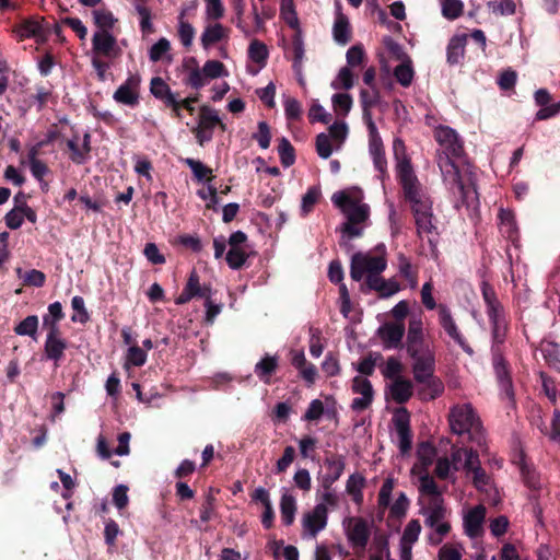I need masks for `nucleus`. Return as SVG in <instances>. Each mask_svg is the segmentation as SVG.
I'll return each mask as SVG.
<instances>
[{
    "instance_id": "nucleus-1",
    "label": "nucleus",
    "mask_w": 560,
    "mask_h": 560,
    "mask_svg": "<svg viewBox=\"0 0 560 560\" xmlns=\"http://www.w3.org/2000/svg\"><path fill=\"white\" fill-rule=\"evenodd\" d=\"M434 139L441 147L436 152V163L442 173L443 180L448 189L459 197L460 206L470 208L478 200L477 189L474 184L465 183L460 176L459 168L454 159H460L464 153V142L453 128L448 126H439L434 129Z\"/></svg>"
},
{
    "instance_id": "nucleus-2",
    "label": "nucleus",
    "mask_w": 560,
    "mask_h": 560,
    "mask_svg": "<svg viewBox=\"0 0 560 560\" xmlns=\"http://www.w3.org/2000/svg\"><path fill=\"white\" fill-rule=\"evenodd\" d=\"M393 151L396 160L397 179L402 188L405 199L411 203L413 217L432 214V202L422 194L411 159L407 154V148L400 138L394 140Z\"/></svg>"
},
{
    "instance_id": "nucleus-3",
    "label": "nucleus",
    "mask_w": 560,
    "mask_h": 560,
    "mask_svg": "<svg viewBox=\"0 0 560 560\" xmlns=\"http://www.w3.org/2000/svg\"><path fill=\"white\" fill-rule=\"evenodd\" d=\"M450 427L453 433L468 434L469 439L477 445L485 443V435L480 419L470 405L455 406L448 416Z\"/></svg>"
},
{
    "instance_id": "nucleus-4",
    "label": "nucleus",
    "mask_w": 560,
    "mask_h": 560,
    "mask_svg": "<svg viewBox=\"0 0 560 560\" xmlns=\"http://www.w3.org/2000/svg\"><path fill=\"white\" fill-rule=\"evenodd\" d=\"M376 255L371 253H354L350 262V277L353 281H361L364 275H381L387 267L384 244H378Z\"/></svg>"
},
{
    "instance_id": "nucleus-5",
    "label": "nucleus",
    "mask_w": 560,
    "mask_h": 560,
    "mask_svg": "<svg viewBox=\"0 0 560 560\" xmlns=\"http://www.w3.org/2000/svg\"><path fill=\"white\" fill-rule=\"evenodd\" d=\"M215 127H220L222 131H225L226 125L221 120L215 109L202 105L199 108L198 124L191 129L200 147L212 140Z\"/></svg>"
},
{
    "instance_id": "nucleus-6",
    "label": "nucleus",
    "mask_w": 560,
    "mask_h": 560,
    "mask_svg": "<svg viewBox=\"0 0 560 560\" xmlns=\"http://www.w3.org/2000/svg\"><path fill=\"white\" fill-rule=\"evenodd\" d=\"M491 363L500 389L508 399L514 400L515 393L512 381V369L504 355L503 349L498 347L491 348Z\"/></svg>"
},
{
    "instance_id": "nucleus-7",
    "label": "nucleus",
    "mask_w": 560,
    "mask_h": 560,
    "mask_svg": "<svg viewBox=\"0 0 560 560\" xmlns=\"http://www.w3.org/2000/svg\"><path fill=\"white\" fill-rule=\"evenodd\" d=\"M44 22L45 18L31 16L24 19L13 27V33L19 42L26 38H35L37 43L44 44L50 33V30L44 26Z\"/></svg>"
},
{
    "instance_id": "nucleus-8",
    "label": "nucleus",
    "mask_w": 560,
    "mask_h": 560,
    "mask_svg": "<svg viewBox=\"0 0 560 560\" xmlns=\"http://www.w3.org/2000/svg\"><path fill=\"white\" fill-rule=\"evenodd\" d=\"M92 50L95 57L109 59H116L121 55L116 37L108 31H98L93 34Z\"/></svg>"
},
{
    "instance_id": "nucleus-9",
    "label": "nucleus",
    "mask_w": 560,
    "mask_h": 560,
    "mask_svg": "<svg viewBox=\"0 0 560 560\" xmlns=\"http://www.w3.org/2000/svg\"><path fill=\"white\" fill-rule=\"evenodd\" d=\"M393 423L395 425L398 439L399 450L401 454L408 453L412 447V432L410 428V413L405 407L396 409L393 416Z\"/></svg>"
},
{
    "instance_id": "nucleus-10",
    "label": "nucleus",
    "mask_w": 560,
    "mask_h": 560,
    "mask_svg": "<svg viewBox=\"0 0 560 560\" xmlns=\"http://www.w3.org/2000/svg\"><path fill=\"white\" fill-rule=\"evenodd\" d=\"M406 334L405 323L386 322L378 327L376 335L381 339L383 348L386 350L401 349L404 347V336Z\"/></svg>"
},
{
    "instance_id": "nucleus-11",
    "label": "nucleus",
    "mask_w": 560,
    "mask_h": 560,
    "mask_svg": "<svg viewBox=\"0 0 560 560\" xmlns=\"http://www.w3.org/2000/svg\"><path fill=\"white\" fill-rule=\"evenodd\" d=\"M439 323L445 332L468 354H472V348L467 343L463 334L459 331L451 310L445 304L438 306Z\"/></svg>"
},
{
    "instance_id": "nucleus-12",
    "label": "nucleus",
    "mask_w": 560,
    "mask_h": 560,
    "mask_svg": "<svg viewBox=\"0 0 560 560\" xmlns=\"http://www.w3.org/2000/svg\"><path fill=\"white\" fill-rule=\"evenodd\" d=\"M352 392L360 394L362 397H357L351 402L353 411H363L368 409L374 399V389L372 383L363 376H354L352 378Z\"/></svg>"
},
{
    "instance_id": "nucleus-13",
    "label": "nucleus",
    "mask_w": 560,
    "mask_h": 560,
    "mask_svg": "<svg viewBox=\"0 0 560 560\" xmlns=\"http://www.w3.org/2000/svg\"><path fill=\"white\" fill-rule=\"evenodd\" d=\"M141 78L139 74H130L126 81L115 91L113 98L124 105L135 107L139 104V89Z\"/></svg>"
},
{
    "instance_id": "nucleus-14",
    "label": "nucleus",
    "mask_w": 560,
    "mask_h": 560,
    "mask_svg": "<svg viewBox=\"0 0 560 560\" xmlns=\"http://www.w3.org/2000/svg\"><path fill=\"white\" fill-rule=\"evenodd\" d=\"M328 278L330 282L339 284L340 312L343 316H348L351 312L350 293L343 281V268L340 260L330 261L328 267Z\"/></svg>"
},
{
    "instance_id": "nucleus-15",
    "label": "nucleus",
    "mask_w": 560,
    "mask_h": 560,
    "mask_svg": "<svg viewBox=\"0 0 560 560\" xmlns=\"http://www.w3.org/2000/svg\"><path fill=\"white\" fill-rule=\"evenodd\" d=\"M324 465L327 472L320 478V487L324 490H331L332 485L339 480L346 468V456L341 454L327 455Z\"/></svg>"
},
{
    "instance_id": "nucleus-16",
    "label": "nucleus",
    "mask_w": 560,
    "mask_h": 560,
    "mask_svg": "<svg viewBox=\"0 0 560 560\" xmlns=\"http://www.w3.org/2000/svg\"><path fill=\"white\" fill-rule=\"evenodd\" d=\"M400 290V285L394 279L386 280L381 275H368L364 283L361 284V291H376L380 298H389Z\"/></svg>"
},
{
    "instance_id": "nucleus-17",
    "label": "nucleus",
    "mask_w": 560,
    "mask_h": 560,
    "mask_svg": "<svg viewBox=\"0 0 560 560\" xmlns=\"http://www.w3.org/2000/svg\"><path fill=\"white\" fill-rule=\"evenodd\" d=\"M328 510L325 503L315 505L312 512L306 513L303 518V527L315 537L327 525Z\"/></svg>"
},
{
    "instance_id": "nucleus-18",
    "label": "nucleus",
    "mask_w": 560,
    "mask_h": 560,
    "mask_svg": "<svg viewBox=\"0 0 560 560\" xmlns=\"http://www.w3.org/2000/svg\"><path fill=\"white\" fill-rule=\"evenodd\" d=\"M486 517V508L483 505H477L468 511L464 516L465 533L470 538H477L482 535V524Z\"/></svg>"
},
{
    "instance_id": "nucleus-19",
    "label": "nucleus",
    "mask_w": 560,
    "mask_h": 560,
    "mask_svg": "<svg viewBox=\"0 0 560 560\" xmlns=\"http://www.w3.org/2000/svg\"><path fill=\"white\" fill-rule=\"evenodd\" d=\"M332 36L335 42L340 45H347L351 40V26L349 19L342 13L340 1H336V19L332 26Z\"/></svg>"
},
{
    "instance_id": "nucleus-20",
    "label": "nucleus",
    "mask_w": 560,
    "mask_h": 560,
    "mask_svg": "<svg viewBox=\"0 0 560 560\" xmlns=\"http://www.w3.org/2000/svg\"><path fill=\"white\" fill-rule=\"evenodd\" d=\"M351 522L353 525L348 527L347 537L353 547L364 549L371 535L369 524L362 517L351 520Z\"/></svg>"
},
{
    "instance_id": "nucleus-21",
    "label": "nucleus",
    "mask_w": 560,
    "mask_h": 560,
    "mask_svg": "<svg viewBox=\"0 0 560 560\" xmlns=\"http://www.w3.org/2000/svg\"><path fill=\"white\" fill-rule=\"evenodd\" d=\"M68 348L67 340L61 336L46 337L44 343V355L46 360L52 361L55 366L60 365Z\"/></svg>"
},
{
    "instance_id": "nucleus-22",
    "label": "nucleus",
    "mask_w": 560,
    "mask_h": 560,
    "mask_svg": "<svg viewBox=\"0 0 560 560\" xmlns=\"http://www.w3.org/2000/svg\"><path fill=\"white\" fill-rule=\"evenodd\" d=\"M412 373L415 381L424 382L428 377L433 376L435 372L434 352H427L418 359H412Z\"/></svg>"
},
{
    "instance_id": "nucleus-23",
    "label": "nucleus",
    "mask_w": 560,
    "mask_h": 560,
    "mask_svg": "<svg viewBox=\"0 0 560 560\" xmlns=\"http://www.w3.org/2000/svg\"><path fill=\"white\" fill-rule=\"evenodd\" d=\"M467 38V34H456L448 40L446 47V61L450 66L458 65L464 58Z\"/></svg>"
},
{
    "instance_id": "nucleus-24",
    "label": "nucleus",
    "mask_w": 560,
    "mask_h": 560,
    "mask_svg": "<svg viewBox=\"0 0 560 560\" xmlns=\"http://www.w3.org/2000/svg\"><path fill=\"white\" fill-rule=\"evenodd\" d=\"M369 151L373 159V165L375 170L380 173L378 177L382 182H384L386 178L389 177V175L387 171V160L385 156L383 141L374 139L372 143H369Z\"/></svg>"
},
{
    "instance_id": "nucleus-25",
    "label": "nucleus",
    "mask_w": 560,
    "mask_h": 560,
    "mask_svg": "<svg viewBox=\"0 0 560 560\" xmlns=\"http://www.w3.org/2000/svg\"><path fill=\"white\" fill-rule=\"evenodd\" d=\"M421 387L418 389V396L423 401L434 400L444 392V384L440 377L433 375L424 382H418Z\"/></svg>"
},
{
    "instance_id": "nucleus-26",
    "label": "nucleus",
    "mask_w": 560,
    "mask_h": 560,
    "mask_svg": "<svg viewBox=\"0 0 560 560\" xmlns=\"http://www.w3.org/2000/svg\"><path fill=\"white\" fill-rule=\"evenodd\" d=\"M229 31L221 23L209 24L205 27L200 42L203 49H209L214 44L226 39Z\"/></svg>"
},
{
    "instance_id": "nucleus-27",
    "label": "nucleus",
    "mask_w": 560,
    "mask_h": 560,
    "mask_svg": "<svg viewBox=\"0 0 560 560\" xmlns=\"http://www.w3.org/2000/svg\"><path fill=\"white\" fill-rule=\"evenodd\" d=\"M392 398L399 405L406 404L413 394V386L410 380L397 377L389 386Z\"/></svg>"
},
{
    "instance_id": "nucleus-28",
    "label": "nucleus",
    "mask_w": 560,
    "mask_h": 560,
    "mask_svg": "<svg viewBox=\"0 0 560 560\" xmlns=\"http://www.w3.org/2000/svg\"><path fill=\"white\" fill-rule=\"evenodd\" d=\"M423 514L427 516L424 524L428 527H434L436 523L443 521L446 515L443 498L431 499Z\"/></svg>"
},
{
    "instance_id": "nucleus-29",
    "label": "nucleus",
    "mask_w": 560,
    "mask_h": 560,
    "mask_svg": "<svg viewBox=\"0 0 560 560\" xmlns=\"http://www.w3.org/2000/svg\"><path fill=\"white\" fill-rule=\"evenodd\" d=\"M278 366V358L266 354L259 362L256 363L254 371L260 381H262L265 384H269L270 378L276 373Z\"/></svg>"
},
{
    "instance_id": "nucleus-30",
    "label": "nucleus",
    "mask_w": 560,
    "mask_h": 560,
    "mask_svg": "<svg viewBox=\"0 0 560 560\" xmlns=\"http://www.w3.org/2000/svg\"><path fill=\"white\" fill-rule=\"evenodd\" d=\"M491 325L492 345L491 348L503 349L508 332H509V320L508 317L495 318L489 320Z\"/></svg>"
},
{
    "instance_id": "nucleus-31",
    "label": "nucleus",
    "mask_w": 560,
    "mask_h": 560,
    "mask_svg": "<svg viewBox=\"0 0 560 560\" xmlns=\"http://www.w3.org/2000/svg\"><path fill=\"white\" fill-rule=\"evenodd\" d=\"M296 500L292 494L283 493L280 499V514L284 526L293 524L296 513Z\"/></svg>"
},
{
    "instance_id": "nucleus-32",
    "label": "nucleus",
    "mask_w": 560,
    "mask_h": 560,
    "mask_svg": "<svg viewBox=\"0 0 560 560\" xmlns=\"http://www.w3.org/2000/svg\"><path fill=\"white\" fill-rule=\"evenodd\" d=\"M186 11L182 10L178 15V30L177 35L179 42L185 48H190L196 34L195 27L185 20Z\"/></svg>"
},
{
    "instance_id": "nucleus-33",
    "label": "nucleus",
    "mask_w": 560,
    "mask_h": 560,
    "mask_svg": "<svg viewBox=\"0 0 560 560\" xmlns=\"http://www.w3.org/2000/svg\"><path fill=\"white\" fill-rule=\"evenodd\" d=\"M291 50L293 54L292 68L299 74V73H301V70H302V65H303L304 54H305L301 30L295 31L294 35L292 36Z\"/></svg>"
},
{
    "instance_id": "nucleus-34",
    "label": "nucleus",
    "mask_w": 560,
    "mask_h": 560,
    "mask_svg": "<svg viewBox=\"0 0 560 560\" xmlns=\"http://www.w3.org/2000/svg\"><path fill=\"white\" fill-rule=\"evenodd\" d=\"M280 18L287 23L289 27L294 31L300 28V21L295 11L294 0H281L280 2Z\"/></svg>"
},
{
    "instance_id": "nucleus-35",
    "label": "nucleus",
    "mask_w": 560,
    "mask_h": 560,
    "mask_svg": "<svg viewBox=\"0 0 560 560\" xmlns=\"http://www.w3.org/2000/svg\"><path fill=\"white\" fill-rule=\"evenodd\" d=\"M183 162L185 165H187L191 170L196 180L211 182L214 178V176L212 174V170L210 167H208L207 165H205L199 160L187 158V159H184Z\"/></svg>"
},
{
    "instance_id": "nucleus-36",
    "label": "nucleus",
    "mask_w": 560,
    "mask_h": 560,
    "mask_svg": "<svg viewBox=\"0 0 560 560\" xmlns=\"http://www.w3.org/2000/svg\"><path fill=\"white\" fill-rule=\"evenodd\" d=\"M192 298H202L206 299L211 294L210 287L201 285L199 281V276L197 271L194 269L187 280V283L184 288Z\"/></svg>"
},
{
    "instance_id": "nucleus-37",
    "label": "nucleus",
    "mask_w": 560,
    "mask_h": 560,
    "mask_svg": "<svg viewBox=\"0 0 560 560\" xmlns=\"http://www.w3.org/2000/svg\"><path fill=\"white\" fill-rule=\"evenodd\" d=\"M13 330L19 336H28L36 340L38 331V317L36 315L26 316L13 328Z\"/></svg>"
},
{
    "instance_id": "nucleus-38",
    "label": "nucleus",
    "mask_w": 560,
    "mask_h": 560,
    "mask_svg": "<svg viewBox=\"0 0 560 560\" xmlns=\"http://www.w3.org/2000/svg\"><path fill=\"white\" fill-rule=\"evenodd\" d=\"M381 98L380 90L377 88L360 91V103L362 106L363 116H370L371 109L375 107Z\"/></svg>"
},
{
    "instance_id": "nucleus-39",
    "label": "nucleus",
    "mask_w": 560,
    "mask_h": 560,
    "mask_svg": "<svg viewBox=\"0 0 560 560\" xmlns=\"http://www.w3.org/2000/svg\"><path fill=\"white\" fill-rule=\"evenodd\" d=\"M322 197V191L318 186H311L307 188L306 192L302 197L301 203V213L303 217H306L311 213L315 207V205L319 201Z\"/></svg>"
},
{
    "instance_id": "nucleus-40",
    "label": "nucleus",
    "mask_w": 560,
    "mask_h": 560,
    "mask_svg": "<svg viewBox=\"0 0 560 560\" xmlns=\"http://www.w3.org/2000/svg\"><path fill=\"white\" fill-rule=\"evenodd\" d=\"M278 153L282 166L290 167L295 163V149L285 137L279 139Z\"/></svg>"
},
{
    "instance_id": "nucleus-41",
    "label": "nucleus",
    "mask_w": 560,
    "mask_h": 560,
    "mask_svg": "<svg viewBox=\"0 0 560 560\" xmlns=\"http://www.w3.org/2000/svg\"><path fill=\"white\" fill-rule=\"evenodd\" d=\"M248 256L244 247H230L225 260L231 269L238 270L245 265Z\"/></svg>"
},
{
    "instance_id": "nucleus-42",
    "label": "nucleus",
    "mask_w": 560,
    "mask_h": 560,
    "mask_svg": "<svg viewBox=\"0 0 560 560\" xmlns=\"http://www.w3.org/2000/svg\"><path fill=\"white\" fill-rule=\"evenodd\" d=\"M370 208L368 205L362 203L359 205L355 202L352 207H350L347 211V222L361 224L364 223L369 219Z\"/></svg>"
},
{
    "instance_id": "nucleus-43",
    "label": "nucleus",
    "mask_w": 560,
    "mask_h": 560,
    "mask_svg": "<svg viewBox=\"0 0 560 560\" xmlns=\"http://www.w3.org/2000/svg\"><path fill=\"white\" fill-rule=\"evenodd\" d=\"M413 74L415 72L410 60L401 62L394 69V77L404 88H408L411 84Z\"/></svg>"
},
{
    "instance_id": "nucleus-44",
    "label": "nucleus",
    "mask_w": 560,
    "mask_h": 560,
    "mask_svg": "<svg viewBox=\"0 0 560 560\" xmlns=\"http://www.w3.org/2000/svg\"><path fill=\"white\" fill-rule=\"evenodd\" d=\"M147 358L145 350L140 348L137 343H133L127 350L125 366H142L145 364Z\"/></svg>"
},
{
    "instance_id": "nucleus-45",
    "label": "nucleus",
    "mask_w": 560,
    "mask_h": 560,
    "mask_svg": "<svg viewBox=\"0 0 560 560\" xmlns=\"http://www.w3.org/2000/svg\"><path fill=\"white\" fill-rule=\"evenodd\" d=\"M268 55L269 54H268L267 46L262 42H260L258 39L252 40V43L249 44V47H248V57L250 58V60H253L256 63L265 65L267 61Z\"/></svg>"
},
{
    "instance_id": "nucleus-46",
    "label": "nucleus",
    "mask_w": 560,
    "mask_h": 560,
    "mask_svg": "<svg viewBox=\"0 0 560 560\" xmlns=\"http://www.w3.org/2000/svg\"><path fill=\"white\" fill-rule=\"evenodd\" d=\"M71 306L77 314L71 316L73 323L86 324L90 320L89 312L85 307L84 299L80 295H75L71 300Z\"/></svg>"
},
{
    "instance_id": "nucleus-47",
    "label": "nucleus",
    "mask_w": 560,
    "mask_h": 560,
    "mask_svg": "<svg viewBox=\"0 0 560 560\" xmlns=\"http://www.w3.org/2000/svg\"><path fill=\"white\" fill-rule=\"evenodd\" d=\"M354 85L353 73L349 67H342L335 81H332L331 86L335 90H350Z\"/></svg>"
},
{
    "instance_id": "nucleus-48",
    "label": "nucleus",
    "mask_w": 560,
    "mask_h": 560,
    "mask_svg": "<svg viewBox=\"0 0 560 560\" xmlns=\"http://www.w3.org/2000/svg\"><path fill=\"white\" fill-rule=\"evenodd\" d=\"M406 350L411 359H418L427 352H433L424 339L406 340Z\"/></svg>"
},
{
    "instance_id": "nucleus-49",
    "label": "nucleus",
    "mask_w": 560,
    "mask_h": 560,
    "mask_svg": "<svg viewBox=\"0 0 560 560\" xmlns=\"http://www.w3.org/2000/svg\"><path fill=\"white\" fill-rule=\"evenodd\" d=\"M334 109L343 116L348 115L351 110L353 101L350 94L348 93H337L332 95L331 98Z\"/></svg>"
},
{
    "instance_id": "nucleus-50",
    "label": "nucleus",
    "mask_w": 560,
    "mask_h": 560,
    "mask_svg": "<svg viewBox=\"0 0 560 560\" xmlns=\"http://www.w3.org/2000/svg\"><path fill=\"white\" fill-rule=\"evenodd\" d=\"M252 138L258 142V145L261 149H268L271 141V131L268 122L259 121L257 125V131L252 135Z\"/></svg>"
},
{
    "instance_id": "nucleus-51",
    "label": "nucleus",
    "mask_w": 560,
    "mask_h": 560,
    "mask_svg": "<svg viewBox=\"0 0 560 560\" xmlns=\"http://www.w3.org/2000/svg\"><path fill=\"white\" fill-rule=\"evenodd\" d=\"M464 4L460 0H442V14L448 20H455L463 13Z\"/></svg>"
},
{
    "instance_id": "nucleus-52",
    "label": "nucleus",
    "mask_w": 560,
    "mask_h": 560,
    "mask_svg": "<svg viewBox=\"0 0 560 560\" xmlns=\"http://www.w3.org/2000/svg\"><path fill=\"white\" fill-rule=\"evenodd\" d=\"M202 72L205 73L207 80L228 75L225 66L219 60L206 61L202 67Z\"/></svg>"
},
{
    "instance_id": "nucleus-53",
    "label": "nucleus",
    "mask_w": 560,
    "mask_h": 560,
    "mask_svg": "<svg viewBox=\"0 0 560 560\" xmlns=\"http://www.w3.org/2000/svg\"><path fill=\"white\" fill-rule=\"evenodd\" d=\"M419 491L422 494L431 495L432 499L442 498V492L440 491L433 477L430 475L420 477Z\"/></svg>"
},
{
    "instance_id": "nucleus-54",
    "label": "nucleus",
    "mask_w": 560,
    "mask_h": 560,
    "mask_svg": "<svg viewBox=\"0 0 560 560\" xmlns=\"http://www.w3.org/2000/svg\"><path fill=\"white\" fill-rule=\"evenodd\" d=\"M398 268L399 273L407 280L410 281L412 288L417 284V272L413 271L412 265L404 254L398 255Z\"/></svg>"
},
{
    "instance_id": "nucleus-55",
    "label": "nucleus",
    "mask_w": 560,
    "mask_h": 560,
    "mask_svg": "<svg viewBox=\"0 0 560 560\" xmlns=\"http://www.w3.org/2000/svg\"><path fill=\"white\" fill-rule=\"evenodd\" d=\"M171 50V43L167 38L162 37L153 44L149 50V58L153 62L160 61L165 54Z\"/></svg>"
},
{
    "instance_id": "nucleus-56",
    "label": "nucleus",
    "mask_w": 560,
    "mask_h": 560,
    "mask_svg": "<svg viewBox=\"0 0 560 560\" xmlns=\"http://www.w3.org/2000/svg\"><path fill=\"white\" fill-rule=\"evenodd\" d=\"M79 135L75 133L72 139L67 140L66 144L70 151V160L77 164L81 165L88 162L85 155L83 154V150L78 144Z\"/></svg>"
},
{
    "instance_id": "nucleus-57",
    "label": "nucleus",
    "mask_w": 560,
    "mask_h": 560,
    "mask_svg": "<svg viewBox=\"0 0 560 560\" xmlns=\"http://www.w3.org/2000/svg\"><path fill=\"white\" fill-rule=\"evenodd\" d=\"M382 358L381 353L370 352L365 358H363L357 365V371L365 376L373 375L376 365V359Z\"/></svg>"
},
{
    "instance_id": "nucleus-58",
    "label": "nucleus",
    "mask_w": 560,
    "mask_h": 560,
    "mask_svg": "<svg viewBox=\"0 0 560 560\" xmlns=\"http://www.w3.org/2000/svg\"><path fill=\"white\" fill-rule=\"evenodd\" d=\"M402 369L404 366L397 358L389 357L382 370V374L385 378L395 381L397 377H401L400 373L402 372Z\"/></svg>"
},
{
    "instance_id": "nucleus-59",
    "label": "nucleus",
    "mask_w": 560,
    "mask_h": 560,
    "mask_svg": "<svg viewBox=\"0 0 560 560\" xmlns=\"http://www.w3.org/2000/svg\"><path fill=\"white\" fill-rule=\"evenodd\" d=\"M207 83V78L202 72V69L195 67L190 70L187 78L184 79V84L190 86L191 89L199 90L205 86Z\"/></svg>"
},
{
    "instance_id": "nucleus-60",
    "label": "nucleus",
    "mask_w": 560,
    "mask_h": 560,
    "mask_svg": "<svg viewBox=\"0 0 560 560\" xmlns=\"http://www.w3.org/2000/svg\"><path fill=\"white\" fill-rule=\"evenodd\" d=\"M94 23L102 31H108L114 27L115 19L109 11L95 10L93 12Z\"/></svg>"
},
{
    "instance_id": "nucleus-61",
    "label": "nucleus",
    "mask_w": 560,
    "mask_h": 560,
    "mask_svg": "<svg viewBox=\"0 0 560 560\" xmlns=\"http://www.w3.org/2000/svg\"><path fill=\"white\" fill-rule=\"evenodd\" d=\"M207 20L218 21L224 15V7L221 0H205Z\"/></svg>"
},
{
    "instance_id": "nucleus-62",
    "label": "nucleus",
    "mask_w": 560,
    "mask_h": 560,
    "mask_svg": "<svg viewBox=\"0 0 560 560\" xmlns=\"http://www.w3.org/2000/svg\"><path fill=\"white\" fill-rule=\"evenodd\" d=\"M316 152L322 159H328L332 153L329 136L322 132L316 136Z\"/></svg>"
},
{
    "instance_id": "nucleus-63",
    "label": "nucleus",
    "mask_w": 560,
    "mask_h": 560,
    "mask_svg": "<svg viewBox=\"0 0 560 560\" xmlns=\"http://www.w3.org/2000/svg\"><path fill=\"white\" fill-rule=\"evenodd\" d=\"M365 52L361 44L350 47L346 55L348 67L360 66L363 62Z\"/></svg>"
},
{
    "instance_id": "nucleus-64",
    "label": "nucleus",
    "mask_w": 560,
    "mask_h": 560,
    "mask_svg": "<svg viewBox=\"0 0 560 560\" xmlns=\"http://www.w3.org/2000/svg\"><path fill=\"white\" fill-rule=\"evenodd\" d=\"M171 91L170 85L161 77H154L151 79L150 92L156 100H161Z\"/></svg>"
}]
</instances>
